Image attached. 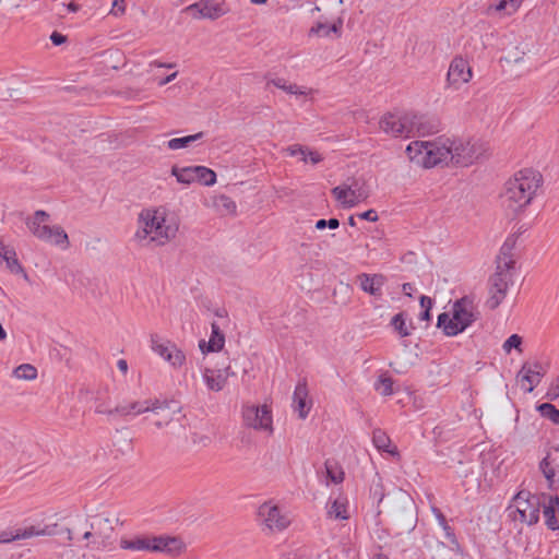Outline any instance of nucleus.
<instances>
[{"label": "nucleus", "mask_w": 559, "mask_h": 559, "mask_svg": "<svg viewBox=\"0 0 559 559\" xmlns=\"http://www.w3.org/2000/svg\"><path fill=\"white\" fill-rule=\"evenodd\" d=\"M484 152L478 141L461 138L414 141L406 147L411 162L424 168L449 164L466 167L474 164Z\"/></svg>", "instance_id": "f257e3e1"}, {"label": "nucleus", "mask_w": 559, "mask_h": 559, "mask_svg": "<svg viewBox=\"0 0 559 559\" xmlns=\"http://www.w3.org/2000/svg\"><path fill=\"white\" fill-rule=\"evenodd\" d=\"M180 226L178 215L166 206L143 209L136 221L134 240L143 246H164L176 238Z\"/></svg>", "instance_id": "f03ea898"}, {"label": "nucleus", "mask_w": 559, "mask_h": 559, "mask_svg": "<svg viewBox=\"0 0 559 559\" xmlns=\"http://www.w3.org/2000/svg\"><path fill=\"white\" fill-rule=\"evenodd\" d=\"M88 525V530L83 533V539L91 540L87 546L97 550L107 549L111 542V535L116 525L120 523L119 513L112 510H103L97 513H87L86 518L76 516V524L72 528H66L68 540L73 539V533L80 531L82 524Z\"/></svg>", "instance_id": "7ed1b4c3"}, {"label": "nucleus", "mask_w": 559, "mask_h": 559, "mask_svg": "<svg viewBox=\"0 0 559 559\" xmlns=\"http://www.w3.org/2000/svg\"><path fill=\"white\" fill-rule=\"evenodd\" d=\"M542 183L539 171L532 168L519 170L506 182L502 201L513 212L522 210L532 202Z\"/></svg>", "instance_id": "20e7f679"}, {"label": "nucleus", "mask_w": 559, "mask_h": 559, "mask_svg": "<svg viewBox=\"0 0 559 559\" xmlns=\"http://www.w3.org/2000/svg\"><path fill=\"white\" fill-rule=\"evenodd\" d=\"M119 546L124 550L163 552L169 556H178L185 549V543L180 538L164 535L122 537Z\"/></svg>", "instance_id": "39448f33"}, {"label": "nucleus", "mask_w": 559, "mask_h": 559, "mask_svg": "<svg viewBox=\"0 0 559 559\" xmlns=\"http://www.w3.org/2000/svg\"><path fill=\"white\" fill-rule=\"evenodd\" d=\"M423 116L415 114H386L380 121V129L388 135L408 138L415 131L427 134L435 131L433 127L426 124Z\"/></svg>", "instance_id": "423d86ee"}, {"label": "nucleus", "mask_w": 559, "mask_h": 559, "mask_svg": "<svg viewBox=\"0 0 559 559\" xmlns=\"http://www.w3.org/2000/svg\"><path fill=\"white\" fill-rule=\"evenodd\" d=\"M49 221L50 215L43 210H38L33 217L26 219V225L29 231L39 240L67 249L69 247L67 233L60 226H50Z\"/></svg>", "instance_id": "0eeeda50"}, {"label": "nucleus", "mask_w": 559, "mask_h": 559, "mask_svg": "<svg viewBox=\"0 0 559 559\" xmlns=\"http://www.w3.org/2000/svg\"><path fill=\"white\" fill-rule=\"evenodd\" d=\"M257 522L261 531L270 535L288 528L292 524V516L289 512L282 510L272 501H265L258 508Z\"/></svg>", "instance_id": "6e6552de"}, {"label": "nucleus", "mask_w": 559, "mask_h": 559, "mask_svg": "<svg viewBox=\"0 0 559 559\" xmlns=\"http://www.w3.org/2000/svg\"><path fill=\"white\" fill-rule=\"evenodd\" d=\"M540 507L542 501L538 496L521 490L514 496L509 509L514 510L513 520L534 525L539 520Z\"/></svg>", "instance_id": "1a4fd4ad"}, {"label": "nucleus", "mask_w": 559, "mask_h": 559, "mask_svg": "<svg viewBox=\"0 0 559 559\" xmlns=\"http://www.w3.org/2000/svg\"><path fill=\"white\" fill-rule=\"evenodd\" d=\"M369 189L362 178H352L332 189L335 200L345 209H352L369 198Z\"/></svg>", "instance_id": "9d476101"}, {"label": "nucleus", "mask_w": 559, "mask_h": 559, "mask_svg": "<svg viewBox=\"0 0 559 559\" xmlns=\"http://www.w3.org/2000/svg\"><path fill=\"white\" fill-rule=\"evenodd\" d=\"M513 284L512 270L506 267H497L496 272L488 281V299L487 306L496 309L500 306L507 296L509 287Z\"/></svg>", "instance_id": "9b49d317"}, {"label": "nucleus", "mask_w": 559, "mask_h": 559, "mask_svg": "<svg viewBox=\"0 0 559 559\" xmlns=\"http://www.w3.org/2000/svg\"><path fill=\"white\" fill-rule=\"evenodd\" d=\"M151 348L174 368H180L186 361L185 353L175 343L157 334L151 335Z\"/></svg>", "instance_id": "f8f14e48"}, {"label": "nucleus", "mask_w": 559, "mask_h": 559, "mask_svg": "<svg viewBox=\"0 0 559 559\" xmlns=\"http://www.w3.org/2000/svg\"><path fill=\"white\" fill-rule=\"evenodd\" d=\"M57 524L40 526H26L16 528H7L0 531V543H11L13 540L27 539L35 536H52L58 534Z\"/></svg>", "instance_id": "ddd939ff"}, {"label": "nucleus", "mask_w": 559, "mask_h": 559, "mask_svg": "<svg viewBox=\"0 0 559 559\" xmlns=\"http://www.w3.org/2000/svg\"><path fill=\"white\" fill-rule=\"evenodd\" d=\"M150 412L153 413L155 419L153 420V425L157 429H163L171 426L173 424L178 423L180 427H183L181 421V414L179 407H173V404L169 402H162L159 400H153L152 408Z\"/></svg>", "instance_id": "4468645a"}, {"label": "nucleus", "mask_w": 559, "mask_h": 559, "mask_svg": "<svg viewBox=\"0 0 559 559\" xmlns=\"http://www.w3.org/2000/svg\"><path fill=\"white\" fill-rule=\"evenodd\" d=\"M242 418L246 426L257 429L272 431V414L266 405L245 406L242 409Z\"/></svg>", "instance_id": "2eb2a0df"}, {"label": "nucleus", "mask_w": 559, "mask_h": 559, "mask_svg": "<svg viewBox=\"0 0 559 559\" xmlns=\"http://www.w3.org/2000/svg\"><path fill=\"white\" fill-rule=\"evenodd\" d=\"M478 312L474 300L469 296H464L456 300L453 305V317L454 320L459 321L460 329L451 331L452 333H462L468 328L474 321L477 320Z\"/></svg>", "instance_id": "dca6fc26"}, {"label": "nucleus", "mask_w": 559, "mask_h": 559, "mask_svg": "<svg viewBox=\"0 0 559 559\" xmlns=\"http://www.w3.org/2000/svg\"><path fill=\"white\" fill-rule=\"evenodd\" d=\"M235 376L229 365L219 367H205L202 370V378L210 391L219 392L222 391L229 377Z\"/></svg>", "instance_id": "f3484780"}, {"label": "nucleus", "mask_w": 559, "mask_h": 559, "mask_svg": "<svg viewBox=\"0 0 559 559\" xmlns=\"http://www.w3.org/2000/svg\"><path fill=\"white\" fill-rule=\"evenodd\" d=\"M545 373L546 371L540 362H524L518 373V379L521 382L522 389L525 392L531 393L534 388L538 385Z\"/></svg>", "instance_id": "a211bd4d"}, {"label": "nucleus", "mask_w": 559, "mask_h": 559, "mask_svg": "<svg viewBox=\"0 0 559 559\" xmlns=\"http://www.w3.org/2000/svg\"><path fill=\"white\" fill-rule=\"evenodd\" d=\"M153 400L143 401H121L112 409H98V413L108 415H119L121 417L138 416L150 412L152 408Z\"/></svg>", "instance_id": "6ab92c4d"}, {"label": "nucleus", "mask_w": 559, "mask_h": 559, "mask_svg": "<svg viewBox=\"0 0 559 559\" xmlns=\"http://www.w3.org/2000/svg\"><path fill=\"white\" fill-rule=\"evenodd\" d=\"M185 11L190 13L194 19L210 20H217L218 17L225 15L227 12L222 3H217L211 0H202L190 4L185 9Z\"/></svg>", "instance_id": "aec40b11"}, {"label": "nucleus", "mask_w": 559, "mask_h": 559, "mask_svg": "<svg viewBox=\"0 0 559 559\" xmlns=\"http://www.w3.org/2000/svg\"><path fill=\"white\" fill-rule=\"evenodd\" d=\"M472 79V70L463 58H454L449 67L448 82L457 88Z\"/></svg>", "instance_id": "412c9836"}, {"label": "nucleus", "mask_w": 559, "mask_h": 559, "mask_svg": "<svg viewBox=\"0 0 559 559\" xmlns=\"http://www.w3.org/2000/svg\"><path fill=\"white\" fill-rule=\"evenodd\" d=\"M538 467L549 487H551L556 473L559 469V445H552L546 451V455L539 462Z\"/></svg>", "instance_id": "4be33fe9"}, {"label": "nucleus", "mask_w": 559, "mask_h": 559, "mask_svg": "<svg viewBox=\"0 0 559 559\" xmlns=\"http://www.w3.org/2000/svg\"><path fill=\"white\" fill-rule=\"evenodd\" d=\"M357 283L362 292L376 297H382V287L385 284V277L382 274L361 273L357 275Z\"/></svg>", "instance_id": "5701e85b"}, {"label": "nucleus", "mask_w": 559, "mask_h": 559, "mask_svg": "<svg viewBox=\"0 0 559 559\" xmlns=\"http://www.w3.org/2000/svg\"><path fill=\"white\" fill-rule=\"evenodd\" d=\"M308 390L306 383H298L293 395L294 409L298 412L299 418L305 419L308 416L310 407L307 404Z\"/></svg>", "instance_id": "b1692460"}, {"label": "nucleus", "mask_w": 559, "mask_h": 559, "mask_svg": "<svg viewBox=\"0 0 559 559\" xmlns=\"http://www.w3.org/2000/svg\"><path fill=\"white\" fill-rule=\"evenodd\" d=\"M328 516L334 520H347L348 513V499L340 493L333 501L328 504Z\"/></svg>", "instance_id": "393cba45"}, {"label": "nucleus", "mask_w": 559, "mask_h": 559, "mask_svg": "<svg viewBox=\"0 0 559 559\" xmlns=\"http://www.w3.org/2000/svg\"><path fill=\"white\" fill-rule=\"evenodd\" d=\"M514 246L515 238L513 236L508 237L503 242L500 249V253L497 258V267H506L513 270L515 261L513 259L512 250Z\"/></svg>", "instance_id": "a878e982"}, {"label": "nucleus", "mask_w": 559, "mask_h": 559, "mask_svg": "<svg viewBox=\"0 0 559 559\" xmlns=\"http://www.w3.org/2000/svg\"><path fill=\"white\" fill-rule=\"evenodd\" d=\"M225 344V335L221 331L219 326L216 323H212V334L210 341L205 343L204 341L200 342V349L202 353L206 352H217L224 347Z\"/></svg>", "instance_id": "bb28decb"}, {"label": "nucleus", "mask_w": 559, "mask_h": 559, "mask_svg": "<svg viewBox=\"0 0 559 559\" xmlns=\"http://www.w3.org/2000/svg\"><path fill=\"white\" fill-rule=\"evenodd\" d=\"M274 85L275 87L283 90L287 94L296 96H307L311 94V88H306L294 83H288L284 78H273L267 80V85Z\"/></svg>", "instance_id": "cd10ccee"}, {"label": "nucleus", "mask_w": 559, "mask_h": 559, "mask_svg": "<svg viewBox=\"0 0 559 559\" xmlns=\"http://www.w3.org/2000/svg\"><path fill=\"white\" fill-rule=\"evenodd\" d=\"M372 442L374 447L380 450L388 452L392 455L396 454V448H391V440L389 436L381 429H374L372 432Z\"/></svg>", "instance_id": "c85d7f7f"}, {"label": "nucleus", "mask_w": 559, "mask_h": 559, "mask_svg": "<svg viewBox=\"0 0 559 559\" xmlns=\"http://www.w3.org/2000/svg\"><path fill=\"white\" fill-rule=\"evenodd\" d=\"M171 175L176 177V179L179 183L190 185L195 181L193 166H187V167L173 166Z\"/></svg>", "instance_id": "c756f323"}, {"label": "nucleus", "mask_w": 559, "mask_h": 559, "mask_svg": "<svg viewBox=\"0 0 559 559\" xmlns=\"http://www.w3.org/2000/svg\"><path fill=\"white\" fill-rule=\"evenodd\" d=\"M438 328L442 329L445 335L455 336L459 333H452L455 329H460L459 321L454 320V317H450L449 313L442 312L438 317Z\"/></svg>", "instance_id": "7c9ffc66"}, {"label": "nucleus", "mask_w": 559, "mask_h": 559, "mask_svg": "<svg viewBox=\"0 0 559 559\" xmlns=\"http://www.w3.org/2000/svg\"><path fill=\"white\" fill-rule=\"evenodd\" d=\"M194 167V177L195 181L211 187L216 182V174L214 170L205 167V166H193Z\"/></svg>", "instance_id": "2f4dec72"}, {"label": "nucleus", "mask_w": 559, "mask_h": 559, "mask_svg": "<svg viewBox=\"0 0 559 559\" xmlns=\"http://www.w3.org/2000/svg\"><path fill=\"white\" fill-rule=\"evenodd\" d=\"M203 138V133L199 132L192 135H187L183 138H174L167 142V147L171 151H177L180 148L188 147L193 142L200 140Z\"/></svg>", "instance_id": "473e14b6"}, {"label": "nucleus", "mask_w": 559, "mask_h": 559, "mask_svg": "<svg viewBox=\"0 0 559 559\" xmlns=\"http://www.w3.org/2000/svg\"><path fill=\"white\" fill-rule=\"evenodd\" d=\"M391 325L402 337H406L412 333V323H406L403 312H400L392 318Z\"/></svg>", "instance_id": "72a5a7b5"}, {"label": "nucleus", "mask_w": 559, "mask_h": 559, "mask_svg": "<svg viewBox=\"0 0 559 559\" xmlns=\"http://www.w3.org/2000/svg\"><path fill=\"white\" fill-rule=\"evenodd\" d=\"M0 255L7 262L8 267L12 272H20V271H22V267H21V265H20V263H19V261H17V259L15 257V252L12 249L1 245L0 246Z\"/></svg>", "instance_id": "f704fd0d"}, {"label": "nucleus", "mask_w": 559, "mask_h": 559, "mask_svg": "<svg viewBox=\"0 0 559 559\" xmlns=\"http://www.w3.org/2000/svg\"><path fill=\"white\" fill-rule=\"evenodd\" d=\"M326 477L333 484H341L344 480V472L335 462H325Z\"/></svg>", "instance_id": "c9c22d12"}, {"label": "nucleus", "mask_w": 559, "mask_h": 559, "mask_svg": "<svg viewBox=\"0 0 559 559\" xmlns=\"http://www.w3.org/2000/svg\"><path fill=\"white\" fill-rule=\"evenodd\" d=\"M214 205L218 211L225 214H234L237 209L236 203L225 194L215 198Z\"/></svg>", "instance_id": "e433bc0d"}, {"label": "nucleus", "mask_w": 559, "mask_h": 559, "mask_svg": "<svg viewBox=\"0 0 559 559\" xmlns=\"http://www.w3.org/2000/svg\"><path fill=\"white\" fill-rule=\"evenodd\" d=\"M540 415L556 425H559V409L550 403H543L537 407Z\"/></svg>", "instance_id": "4c0bfd02"}, {"label": "nucleus", "mask_w": 559, "mask_h": 559, "mask_svg": "<svg viewBox=\"0 0 559 559\" xmlns=\"http://www.w3.org/2000/svg\"><path fill=\"white\" fill-rule=\"evenodd\" d=\"M13 373L17 379L34 380L37 377V369L29 364H24L16 367Z\"/></svg>", "instance_id": "58836bf2"}, {"label": "nucleus", "mask_w": 559, "mask_h": 559, "mask_svg": "<svg viewBox=\"0 0 559 559\" xmlns=\"http://www.w3.org/2000/svg\"><path fill=\"white\" fill-rule=\"evenodd\" d=\"M542 506L544 507V516H545V524L546 526L551 531L559 530V522L556 518V510L552 506H548L545 502H542Z\"/></svg>", "instance_id": "ea45409f"}, {"label": "nucleus", "mask_w": 559, "mask_h": 559, "mask_svg": "<svg viewBox=\"0 0 559 559\" xmlns=\"http://www.w3.org/2000/svg\"><path fill=\"white\" fill-rule=\"evenodd\" d=\"M392 386H393L392 378H390L385 374H381L374 384L376 391H378L383 396H388L393 393Z\"/></svg>", "instance_id": "a19ab883"}, {"label": "nucleus", "mask_w": 559, "mask_h": 559, "mask_svg": "<svg viewBox=\"0 0 559 559\" xmlns=\"http://www.w3.org/2000/svg\"><path fill=\"white\" fill-rule=\"evenodd\" d=\"M341 26L342 22L333 23L332 25L318 23L314 27L311 28V32L318 34L319 36H329L331 33H335L338 36Z\"/></svg>", "instance_id": "79ce46f5"}, {"label": "nucleus", "mask_w": 559, "mask_h": 559, "mask_svg": "<svg viewBox=\"0 0 559 559\" xmlns=\"http://www.w3.org/2000/svg\"><path fill=\"white\" fill-rule=\"evenodd\" d=\"M191 442L199 449L207 448L212 443V439L206 433L194 431L191 435Z\"/></svg>", "instance_id": "37998d69"}, {"label": "nucleus", "mask_w": 559, "mask_h": 559, "mask_svg": "<svg viewBox=\"0 0 559 559\" xmlns=\"http://www.w3.org/2000/svg\"><path fill=\"white\" fill-rule=\"evenodd\" d=\"M521 345L522 337L518 334H512L504 341L502 348L507 354H509L513 348L518 349L519 352H522Z\"/></svg>", "instance_id": "c03bdc74"}, {"label": "nucleus", "mask_w": 559, "mask_h": 559, "mask_svg": "<svg viewBox=\"0 0 559 559\" xmlns=\"http://www.w3.org/2000/svg\"><path fill=\"white\" fill-rule=\"evenodd\" d=\"M370 495L378 504L382 502L384 498V489L380 477L372 483L370 487Z\"/></svg>", "instance_id": "a18cd8bd"}, {"label": "nucleus", "mask_w": 559, "mask_h": 559, "mask_svg": "<svg viewBox=\"0 0 559 559\" xmlns=\"http://www.w3.org/2000/svg\"><path fill=\"white\" fill-rule=\"evenodd\" d=\"M285 151L289 156H298L301 162L307 163V153H308L307 146L294 144V145L288 146Z\"/></svg>", "instance_id": "49530a36"}, {"label": "nucleus", "mask_w": 559, "mask_h": 559, "mask_svg": "<svg viewBox=\"0 0 559 559\" xmlns=\"http://www.w3.org/2000/svg\"><path fill=\"white\" fill-rule=\"evenodd\" d=\"M52 559H86L85 555L78 556L76 551L72 548H64L52 555Z\"/></svg>", "instance_id": "de8ad7c7"}, {"label": "nucleus", "mask_w": 559, "mask_h": 559, "mask_svg": "<svg viewBox=\"0 0 559 559\" xmlns=\"http://www.w3.org/2000/svg\"><path fill=\"white\" fill-rule=\"evenodd\" d=\"M521 2H522V0H510V1L501 0L499 2V4L496 7V10L502 11V10L507 9L508 7H510L511 10L508 13L512 14L513 12H515L519 9Z\"/></svg>", "instance_id": "09e8293b"}, {"label": "nucleus", "mask_w": 559, "mask_h": 559, "mask_svg": "<svg viewBox=\"0 0 559 559\" xmlns=\"http://www.w3.org/2000/svg\"><path fill=\"white\" fill-rule=\"evenodd\" d=\"M546 396L551 401L559 397V377L550 383Z\"/></svg>", "instance_id": "8fccbe9b"}, {"label": "nucleus", "mask_w": 559, "mask_h": 559, "mask_svg": "<svg viewBox=\"0 0 559 559\" xmlns=\"http://www.w3.org/2000/svg\"><path fill=\"white\" fill-rule=\"evenodd\" d=\"M126 11L124 0H114L110 14L119 16Z\"/></svg>", "instance_id": "3c124183"}, {"label": "nucleus", "mask_w": 559, "mask_h": 559, "mask_svg": "<svg viewBox=\"0 0 559 559\" xmlns=\"http://www.w3.org/2000/svg\"><path fill=\"white\" fill-rule=\"evenodd\" d=\"M323 157L317 151H312L308 147L307 162L309 160L312 165L319 164Z\"/></svg>", "instance_id": "603ef678"}, {"label": "nucleus", "mask_w": 559, "mask_h": 559, "mask_svg": "<svg viewBox=\"0 0 559 559\" xmlns=\"http://www.w3.org/2000/svg\"><path fill=\"white\" fill-rule=\"evenodd\" d=\"M358 218L369 221V222H376L378 221V214L374 210H368L366 212H362L357 215Z\"/></svg>", "instance_id": "864d4df0"}, {"label": "nucleus", "mask_w": 559, "mask_h": 559, "mask_svg": "<svg viewBox=\"0 0 559 559\" xmlns=\"http://www.w3.org/2000/svg\"><path fill=\"white\" fill-rule=\"evenodd\" d=\"M50 40L52 41L53 45L59 46L67 41V37L58 32H53L50 35Z\"/></svg>", "instance_id": "5fc2aeb1"}, {"label": "nucleus", "mask_w": 559, "mask_h": 559, "mask_svg": "<svg viewBox=\"0 0 559 559\" xmlns=\"http://www.w3.org/2000/svg\"><path fill=\"white\" fill-rule=\"evenodd\" d=\"M436 515H437V519H438V522L439 524L442 526L443 530H449V525L447 523V520H445V516L437 509L433 510Z\"/></svg>", "instance_id": "6e6d98bb"}, {"label": "nucleus", "mask_w": 559, "mask_h": 559, "mask_svg": "<svg viewBox=\"0 0 559 559\" xmlns=\"http://www.w3.org/2000/svg\"><path fill=\"white\" fill-rule=\"evenodd\" d=\"M420 306L424 310L431 309L432 307V300L430 297L421 296L420 297Z\"/></svg>", "instance_id": "4d7b16f0"}, {"label": "nucleus", "mask_w": 559, "mask_h": 559, "mask_svg": "<svg viewBox=\"0 0 559 559\" xmlns=\"http://www.w3.org/2000/svg\"><path fill=\"white\" fill-rule=\"evenodd\" d=\"M402 289L406 296L412 297L413 292L415 290V287L411 283H404L402 286Z\"/></svg>", "instance_id": "13d9d810"}, {"label": "nucleus", "mask_w": 559, "mask_h": 559, "mask_svg": "<svg viewBox=\"0 0 559 559\" xmlns=\"http://www.w3.org/2000/svg\"><path fill=\"white\" fill-rule=\"evenodd\" d=\"M177 74H178V72H174V73H171V74L167 75L166 78L162 79V80L158 82V85H159V86H164V85H166V84L170 83L171 81H174V80L176 79Z\"/></svg>", "instance_id": "bf43d9fd"}, {"label": "nucleus", "mask_w": 559, "mask_h": 559, "mask_svg": "<svg viewBox=\"0 0 559 559\" xmlns=\"http://www.w3.org/2000/svg\"><path fill=\"white\" fill-rule=\"evenodd\" d=\"M117 367L118 369L122 372V373H127L128 371V362L127 360L124 359H119L118 362H117Z\"/></svg>", "instance_id": "052dcab7"}, {"label": "nucleus", "mask_w": 559, "mask_h": 559, "mask_svg": "<svg viewBox=\"0 0 559 559\" xmlns=\"http://www.w3.org/2000/svg\"><path fill=\"white\" fill-rule=\"evenodd\" d=\"M328 227L331 229H336L340 226V221L337 218L326 219Z\"/></svg>", "instance_id": "680f3d73"}, {"label": "nucleus", "mask_w": 559, "mask_h": 559, "mask_svg": "<svg viewBox=\"0 0 559 559\" xmlns=\"http://www.w3.org/2000/svg\"><path fill=\"white\" fill-rule=\"evenodd\" d=\"M151 66L153 67H157V68H174L175 67V63H165V62H159V61H153L151 62Z\"/></svg>", "instance_id": "e2e57ef3"}, {"label": "nucleus", "mask_w": 559, "mask_h": 559, "mask_svg": "<svg viewBox=\"0 0 559 559\" xmlns=\"http://www.w3.org/2000/svg\"><path fill=\"white\" fill-rule=\"evenodd\" d=\"M547 504H548V506H552L555 510H556L557 508H559V496L554 497V498H552V497H549V499H548V503H547Z\"/></svg>", "instance_id": "0e129e2a"}, {"label": "nucleus", "mask_w": 559, "mask_h": 559, "mask_svg": "<svg viewBox=\"0 0 559 559\" xmlns=\"http://www.w3.org/2000/svg\"><path fill=\"white\" fill-rule=\"evenodd\" d=\"M67 9L71 12H78L80 10V5L75 2H70L67 4Z\"/></svg>", "instance_id": "69168bd1"}, {"label": "nucleus", "mask_w": 559, "mask_h": 559, "mask_svg": "<svg viewBox=\"0 0 559 559\" xmlns=\"http://www.w3.org/2000/svg\"><path fill=\"white\" fill-rule=\"evenodd\" d=\"M325 227H328L326 219L322 218V219L317 221V223H316L317 229L321 230V229H324Z\"/></svg>", "instance_id": "338daca9"}, {"label": "nucleus", "mask_w": 559, "mask_h": 559, "mask_svg": "<svg viewBox=\"0 0 559 559\" xmlns=\"http://www.w3.org/2000/svg\"><path fill=\"white\" fill-rule=\"evenodd\" d=\"M444 533H445V537L448 539H450L451 542H454L455 540V536H454V533L452 531V528L449 526V530H443Z\"/></svg>", "instance_id": "774afa93"}]
</instances>
